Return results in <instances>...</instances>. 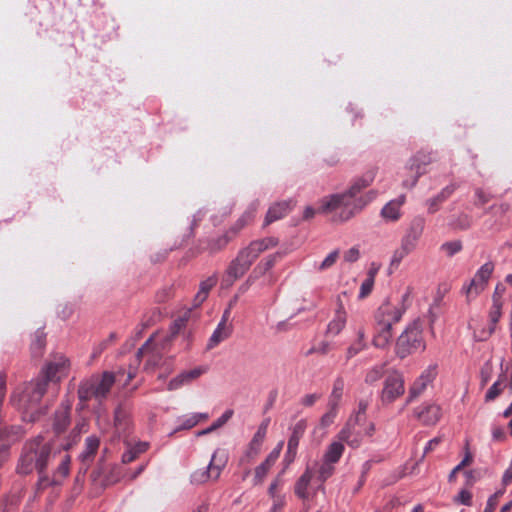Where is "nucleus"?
Here are the masks:
<instances>
[{
    "instance_id": "obj_50",
    "label": "nucleus",
    "mask_w": 512,
    "mask_h": 512,
    "mask_svg": "<svg viewBox=\"0 0 512 512\" xmlns=\"http://www.w3.org/2000/svg\"><path fill=\"white\" fill-rule=\"evenodd\" d=\"M365 347V342H355L353 345H351L347 350V357L351 358L358 354L361 350H363Z\"/></svg>"
},
{
    "instance_id": "obj_24",
    "label": "nucleus",
    "mask_w": 512,
    "mask_h": 512,
    "mask_svg": "<svg viewBox=\"0 0 512 512\" xmlns=\"http://www.w3.org/2000/svg\"><path fill=\"white\" fill-rule=\"evenodd\" d=\"M313 474L310 469H307L305 473L299 478L295 485V494L304 499L308 500L309 493H308V486L312 480Z\"/></svg>"
},
{
    "instance_id": "obj_39",
    "label": "nucleus",
    "mask_w": 512,
    "mask_h": 512,
    "mask_svg": "<svg viewBox=\"0 0 512 512\" xmlns=\"http://www.w3.org/2000/svg\"><path fill=\"white\" fill-rule=\"evenodd\" d=\"M374 283H375L374 280H371V279L365 277V279L362 281V283L360 285L358 297L360 299L367 297L372 292Z\"/></svg>"
},
{
    "instance_id": "obj_34",
    "label": "nucleus",
    "mask_w": 512,
    "mask_h": 512,
    "mask_svg": "<svg viewBox=\"0 0 512 512\" xmlns=\"http://www.w3.org/2000/svg\"><path fill=\"white\" fill-rule=\"evenodd\" d=\"M213 285H214V280H212V279H209L201 284L200 289L195 296L196 305H200L201 303H203L205 301V299L207 298L208 293Z\"/></svg>"
},
{
    "instance_id": "obj_16",
    "label": "nucleus",
    "mask_w": 512,
    "mask_h": 512,
    "mask_svg": "<svg viewBox=\"0 0 512 512\" xmlns=\"http://www.w3.org/2000/svg\"><path fill=\"white\" fill-rule=\"evenodd\" d=\"M268 494L272 500L270 512H279L286 503V494L282 490V483L279 478L270 484Z\"/></svg>"
},
{
    "instance_id": "obj_41",
    "label": "nucleus",
    "mask_w": 512,
    "mask_h": 512,
    "mask_svg": "<svg viewBox=\"0 0 512 512\" xmlns=\"http://www.w3.org/2000/svg\"><path fill=\"white\" fill-rule=\"evenodd\" d=\"M283 445H284L283 441H280L276 445V447L270 452V454L267 456V458L264 462H266L268 465H270L272 467L273 464L276 462V460L279 458L280 453L283 448Z\"/></svg>"
},
{
    "instance_id": "obj_11",
    "label": "nucleus",
    "mask_w": 512,
    "mask_h": 512,
    "mask_svg": "<svg viewBox=\"0 0 512 512\" xmlns=\"http://www.w3.org/2000/svg\"><path fill=\"white\" fill-rule=\"evenodd\" d=\"M404 380L398 373H392L385 379L382 390V401L391 403L404 393Z\"/></svg>"
},
{
    "instance_id": "obj_36",
    "label": "nucleus",
    "mask_w": 512,
    "mask_h": 512,
    "mask_svg": "<svg viewBox=\"0 0 512 512\" xmlns=\"http://www.w3.org/2000/svg\"><path fill=\"white\" fill-rule=\"evenodd\" d=\"M461 249L462 243L458 240L446 242L441 245V250L450 257L460 252Z\"/></svg>"
},
{
    "instance_id": "obj_12",
    "label": "nucleus",
    "mask_w": 512,
    "mask_h": 512,
    "mask_svg": "<svg viewBox=\"0 0 512 512\" xmlns=\"http://www.w3.org/2000/svg\"><path fill=\"white\" fill-rule=\"evenodd\" d=\"M207 368L204 366L194 367L190 370H185L173 377L167 384V390L175 391L184 386L190 385L192 382L206 373Z\"/></svg>"
},
{
    "instance_id": "obj_37",
    "label": "nucleus",
    "mask_w": 512,
    "mask_h": 512,
    "mask_svg": "<svg viewBox=\"0 0 512 512\" xmlns=\"http://www.w3.org/2000/svg\"><path fill=\"white\" fill-rule=\"evenodd\" d=\"M339 258V250L331 251L324 260L319 264L318 269L324 271L332 267Z\"/></svg>"
},
{
    "instance_id": "obj_14",
    "label": "nucleus",
    "mask_w": 512,
    "mask_h": 512,
    "mask_svg": "<svg viewBox=\"0 0 512 512\" xmlns=\"http://www.w3.org/2000/svg\"><path fill=\"white\" fill-rule=\"evenodd\" d=\"M437 368L436 364H431L420 374L410 388V399L419 396L433 382L437 375Z\"/></svg>"
},
{
    "instance_id": "obj_20",
    "label": "nucleus",
    "mask_w": 512,
    "mask_h": 512,
    "mask_svg": "<svg viewBox=\"0 0 512 512\" xmlns=\"http://www.w3.org/2000/svg\"><path fill=\"white\" fill-rule=\"evenodd\" d=\"M232 332V327L229 324H224V322H219L216 329L212 333L207 347L208 349H212L216 347L219 343L226 340Z\"/></svg>"
},
{
    "instance_id": "obj_51",
    "label": "nucleus",
    "mask_w": 512,
    "mask_h": 512,
    "mask_svg": "<svg viewBox=\"0 0 512 512\" xmlns=\"http://www.w3.org/2000/svg\"><path fill=\"white\" fill-rule=\"evenodd\" d=\"M344 384L341 380H338L334 384V388L332 391V398L337 401L341 398L343 392Z\"/></svg>"
},
{
    "instance_id": "obj_29",
    "label": "nucleus",
    "mask_w": 512,
    "mask_h": 512,
    "mask_svg": "<svg viewBox=\"0 0 512 512\" xmlns=\"http://www.w3.org/2000/svg\"><path fill=\"white\" fill-rule=\"evenodd\" d=\"M69 424V406H64L56 412L53 427L57 433L63 431Z\"/></svg>"
},
{
    "instance_id": "obj_60",
    "label": "nucleus",
    "mask_w": 512,
    "mask_h": 512,
    "mask_svg": "<svg viewBox=\"0 0 512 512\" xmlns=\"http://www.w3.org/2000/svg\"><path fill=\"white\" fill-rule=\"evenodd\" d=\"M503 483L505 485L509 484L510 482H512V464L508 467V469L505 471L504 475H503V479H502Z\"/></svg>"
},
{
    "instance_id": "obj_47",
    "label": "nucleus",
    "mask_w": 512,
    "mask_h": 512,
    "mask_svg": "<svg viewBox=\"0 0 512 512\" xmlns=\"http://www.w3.org/2000/svg\"><path fill=\"white\" fill-rule=\"evenodd\" d=\"M332 464L333 463H327L324 461V463L320 467L319 478L321 481H324L332 474V472H333Z\"/></svg>"
},
{
    "instance_id": "obj_18",
    "label": "nucleus",
    "mask_w": 512,
    "mask_h": 512,
    "mask_svg": "<svg viewBox=\"0 0 512 512\" xmlns=\"http://www.w3.org/2000/svg\"><path fill=\"white\" fill-rule=\"evenodd\" d=\"M337 302L338 307L335 312V316L327 326V333L332 336L338 335L346 325V312L344 310V304L341 296H338Z\"/></svg>"
},
{
    "instance_id": "obj_56",
    "label": "nucleus",
    "mask_w": 512,
    "mask_h": 512,
    "mask_svg": "<svg viewBox=\"0 0 512 512\" xmlns=\"http://www.w3.org/2000/svg\"><path fill=\"white\" fill-rule=\"evenodd\" d=\"M186 320L184 318L177 319L172 326V334L176 335L185 326Z\"/></svg>"
},
{
    "instance_id": "obj_10",
    "label": "nucleus",
    "mask_w": 512,
    "mask_h": 512,
    "mask_svg": "<svg viewBox=\"0 0 512 512\" xmlns=\"http://www.w3.org/2000/svg\"><path fill=\"white\" fill-rule=\"evenodd\" d=\"M425 225L426 221L424 217H414L409 222L404 235L401 238V243L414 251L423 235Z\"/></svg>"
},
{
    "instance_id": "obj_21",
    "label": "nucleus",
    "mask_w": 512,
    "mask_h": 512,
    "mask_svg": "<svg viewBox=\"0 0 512 512\" xmlns=\"http://www.w3.org/2000/svg\"><path fill=\"white\" fill-rule=\"evenodd\" d=\"M392 340V327L389 325L376 324V334L373 344L378 348H385Z\"/></svg>"
},
{
    "instance_id": "obj_62",
    "label": "nucleus",
    "mask_w": 512,
    "mask_h": 512,
    "mask_svg": "<svg viewBox=\"0 0 512 512\" xmlns=\"http://www.w3.org/2000/svg\"><path fill=\"white\" fill-rule=\"evenodd\" d=\"M105 345V342H101L97 346H95L92 352V358H96L98 355H100L101 352L104 350Z\"/></svg>"
},
{
    "instance_id": "obj_3",
    "label": "nucleus",
    "mask_w": 512,
    "mask_h": 512,
    "mask_svg": "<svg viewBox=\"0 0 512 512\" xmlns=\"http://www.w3.org/2000/svg\"><path fill=\"white\" fill-rule=\"evenodd\" d=\"M68 369L69 361L64 356H58L45 366L37 379L26 385L19 402L20 407L23 408L26 413H30L31 420L35 419L33 409L44 395L48 382L59 381L67 374Z\"/></svg>"
},
{
    "instance_id": "obj_31",
    "label": "nucleus",
    "mask_w": 512,
    "mask_h": 512,
    "mask_svg": "<svg viewBox=\"0 0 512 512\" xmlns=\"http://www.w3.org/2000/svg\"><path fill=\"white\" fill-rule=\"evenodd\" d=\"M413 250L405 246L404 244L400 243V246L395 249L391 256L390 260V266L397 268L402 260L406 258L409 254H411Z\"/></svg>"
},
{
    "instance_id": "obj_17",
    "label": "nucleus",
    "mask_w": 512,
    "mask_h": 512,
    "mask_svg": "<svg viewBox=\"0 0 512 512\" xmlns=\"http://www.w3.org/2000/svg\"><path fill=\"white\" fill-rule=\"evenodd\" d=\"M405 202V196H399L396 199L389 201L382 209L381 216L385 221L396 222L402 216V206Z\"/></svg>"
},
{
    "instance_id": "obj_45",
    "label": "nucleus",
    "mask_w": 512,
    "mask_h": 512,
    "mask_svg": "<svg viewBox=\"0 0 512 512\" xmlns=\"http://www.w3.org/2000/svg\"><path fill=\"white\" fill-rule=\"evenodd\" d=\"M233 415L232 410H226L211 426L216 430L223 426Z\"/></svg>"
},
{
    "instance_id": "obj_23",
    "label": "nucleus",
    "mask_w": 512,
    "mask_h": 512,
    "mask_svg": "<svg viewBox=\"0 0 512 512\" xmlns=\"http://www.w3.org/2000/svg\"><path fill=\"white\" fill-rule=\"evenodd\" d=\"M154 339L149 338L145 344L139 349L138 351V357L147 356V367L149 366H155L159 361L158 352L155 350L153 346Z\"/></svg>"
},
{
    "instance_id": "obj_15",
    "label": "nucleus",
    "mask_w": 512,
    "mask_h": 512,
    "mask_svg": "<svg viewBox=\"0 0 512 512\" xmlns=\"http://www.w3.org/2000/svg\"><path fill=\"white\" fill-rule=\"evenodd\" d=\"M249 269L247 262H243L239 256L231 262L227 269L225 276L222 279V286L225 288L230 287L238 278L243 276Z\"/></svg>"
},
{
    "instance_id": "obj_61",
    "label": "nucleus",
    "mask_w": 512,
    "mask_h": 512,
    "mask_svg": "<svg viewBox=\"0 0 512 512\" xmlns=\"http://www.w3.org/2000/svg\"><path fill=\"white\" fill-rule=\"evenodd\" d=\"M306 428V424L304 421H299L295 427H294V430H293V433H296V435H299V437L302 435V433L304 432Z\"/></svg>"
},
{
    "instance_id": "obj_9",
    "label": "nucleus",
    "mask_w": 512,
    "mask_h": 512,
    "mask_svg": "<svg viewBox=\"0 0 512 512\" xmlns=\"http://www.w3.org/2000/svg\"><path fill=\"white\" fill-rule=\"evenodd\" d=\"M276 245L277 240L272 237L253 241L249 246L241 250L238 256L243 262H247V265L250 267L261 253L275 247Z\"/></svg>"
},
{
    "instance_id": "obj_2",
    "label": "nucleus",
    "mask_w": 512,
    "mask_h": 512,
    "mask_svg": "<svg viewBox=\"0 0 512 512\" xmlns=\"http://www.w3.org/2000/svg\"><path fill=\"white\" fill-rule=\"evenodd\" d=\"M376 174V169H370L354 178L346 190L321 198L318 211L321 214L334 213L336 219L340 221L351 219L367 204L377 198V190H369L365 194H361L364 189L374 182Z\"/></svg>"
},
{
    "instance_id": "obj_58",
    "label": "nucleus",
    "mask_w": 512,
    "mask_h": 512,
    "mask_svg": "<svg viewBox=\"0 0 512 512\" xmlns=\"http://www.w3.org/2000/svg\"><path fill=\"white\" fill-rule=\"evenodd\" d=\"M497 504L496 497H489L484 512H493Z\"/></svg>"
},
{
    "instance_id": "obj_28",
    "label": "nucleus",
    "mask_w": 512,
    "mask_h": 512,
    "mask_svg": "<svg viewBox=\"0 0 512 512\" xmlns=\"http://www.w3.org/2000/svg\"><path fill=\"white\" fill-rule=\"evenodd\" d=\"M485 288L486 287L483 284L472 278L468 283L463 285L462 291L470 301L482 293Z\"/></svg>"
},
{
    "instance_id": "obj_22",
    "label": "nucleus",
    "mask_w": 512,
    "mask_h": 512,
    "mask_svg": "<svg viewBox=\"0 0 512 512\" xmlns=\"http://www.w3.org/2000/svg\"><path fill=\"white\" fill-rule=\"evenodd\" d=\"M266 434H267V424L262 423L258 427L256 433L254 434V436L249 444L248 451H247L249 456H255L259 453L261 446L265 440Z\"/></svg>"
},
{
    "instance_id": "obj_4",
    "label": "nucleus",
    "mask_w": 512,
    "mask_h": 512,
    "mask_svg": "<svg viewBox=\"0 0 512 512\" xmlns=\"http://www.w3.org/2000/svg\"><path fill=\"white\" fill-rule=\"evenodd\" d=\"M226 463V453L220 449L215 450L206 466L192 470L189 475V483L192 486H202L210 481H217Z\"/></svg>"
},
{
    "instance_id": "obj_25",
    "label": "nucleus",
    "mask_w": 512,
    "mask_h": 512,
    "mask_svg": "<svg viewBox=\"0 0 512 512\" xmlns=\"http://www.w3.org/2000/svg\"><path fill=\"white\" fill-rule=\"evenodd\" d=\"M343 441L332 442L324 455V461L327 463H336L343 454L344 445Z\"/></svg>"
},
{
    "instance_id": "obj_33",
    "label": "nucleus",
    "mask_w": 512,
    "mask_h": 512,
    "mask_svg": "<svg viewBox=\"0 0 512 512\" xmlns=\"http://www.w3.org/2000/svg\"><path fill=\"white\" fill-rule=\"evenodd\" d=\"M282 255L280 253H275L272 255L267 256L265 259H263L256 267L255 271H259L260 273H265L268 270H270L274 264L276 263L277 259L280 258Z\"/></svg>"
},
{
    "instance_id": "obj_27",
    "label": "nucleus",
    "mask_w": 512,
    "mask_h": 512,
    "mask_svg": "<svg viewBox=\"0 0 512 512\" xmlns=\"http://www.w3.org/2000/svg\"><path fill=\"white\" fill-rule=\"evenodd\" d=\"M148 449L147 442H138L133 446H128L126 452L123 454L122 459L125 463H130L136 459L141 453Z\"/></svg>"
},
{
    "instance_id": "obj_26",
    "label": "nucleus",
    "mask_w": 512,
    "mask_h": 512,
    "mask_svg": "<svg viewBox=\"0 0 512 512\" xmlns=\"http://www.w3.org/2000/svg\"><path fill=\"white\" fill-rule=\"evenodd\" d=\"M258 209V202L252 203L241 215V217L235 223L234 229L236 231L241 230L246 225L252 222Z\"/></svg>"
},
{
    "instance_id": "obj_57",
    "label": "nucleus",
    "mask_w": 512,
    "mask_h": 512,
    "mask_svg": "<svg viewBox=\"0 0 512 512\" xmlns=\"http://www.w3.org/2000/svg\"><path fill=\"white\" fill-rule=\"evenodd\" d=\"M316 213H320V212L318 211V209L316 210V209H314V208H313V207H311V206H307V207L304 209V212H303V218H304V219H306V220L311 219V218H313V217L316 215Z\"/></svg>"
},
{
    "instance_id": "obj_42",
    "label": "nucleus",
    "mask_w": 512,
    "mask_h": 512,
    "mask_svg": "<svg viewBox=\"0 0 512 512\" xmlns=\"http://www.w3.org/2000/svg\"><path fill=\"white\" fill-rule=\"evenodd\" d=\"M360 258V250L357 247H351L345 251L343 255L344 261L348 263H354Z\"/></svg>"
},
{
    "instance_id": "obj_59",
    "label": "nucleus",
    "mask_w": 512,
    "mask_h": 512,
    "mask_svg": "<svg viewBox=\"0 0 512 512\" xmlns=\"http://www.w3.org/2000/svg\"><path fill=\"white\" fill-rule=\"evenodd\" d=\"M418 175H419V172L417 171L410 180H404L403 181V186L405 188H412L416 182H417V179H418Z\"/></svg>"
},
{
    "instance_id": "obj_38",
    "label": "nucleus",
    "mask_w": 512,
    "mask_h": 512,
    "mask_svg": "<svg viewBox=\"0 0 512 512\" xmlns=\"http://www.w3.org/2000/svg\"><path fill=\"white\" fill-rule=\"evenodd\" d=\"M383 373H384V365L383 364L376 365L367 372L365 381L367 383H374L382 377Z\"/></svg>"
},
{
    "instance_id": "obj_43",
    "label": "nucleus",
    "mask_w": 512,
    "mask_h": 512,
    "mask_svg": "<svg viewBox=\"0 0 512 512\" xmlns=\"http://www.w3.org/2000/svg\"><path fill=\"white\" fill-rule=\"evenodd\" d=\"M336 417V410L332 407L326 414H324L320 420V426L323 428L331 425Z\"/></svg>"
},
{
    "instance_id": "obj_44",
    "label": "nucleus",
    "mask_w": 512,
    "mask_h": 512,
    "mask_svg": "<svg viewBox=\"0 0 512 512\" xmlns=\"http://www.w3.org/2000/svg\"><path fill=\"white\" fill-rule=\"evenodd\" d=\"M180 421V429H190L197 425V419H195L194 414L183 416Z\"/></svg>"
},
{
    "instance_id": "obj_7",
    "label": "nucleus",
    "mask_w": 512,
    "mask_h": 512,
    "mask_svg": "<svg viewBox=\"0 0 512 512\" xmlns=\"http://www.w3.org/2000/svg\"><path fill=\"white\" fill-rule=\"evenodd\" d=\"M115 382V376L111 372H104L100 377H94L85 383L79 390L80 397L87 399L94 397L101 400L107 396Z\"/></svg>"
},
{
    "instance_id": "obj_52",
    "label": "nucleus",
    "mask_w": 512,
    "mask_h": 512,
    "mask_svg": "<svg viewBox=\"0 0 512 512\" xmlns=\"http://www.w3.org/2000/svg\"><path fill=\"white\" fill-rule=\"evenodd\" d=\"M299 435L296 433H292L291 437L288 440L287 448H289V452L297 451L299 445Z\"/></svg>"
},
{
    "instance_id": "obj_5",
    "label": "nucleus",
    "mask_w": 512,
    "mask_h": 512,
    "mask_svg": "<svg viewBox=\"0 0 512 512\" xmlns=\"http://www.w3.org/2000/svg\"><path fill=\"white\" fill-rule=\"evenodd\" d=\"M367 404L360 402L357 412L350 417L346 426L339 433V440L346 442L349 446L359 447L364 437L362 421L365 419Z\"/></svg>"
},
{
    "instance_id": "obj_55",
    "label": "nucleus",
    "mask_w": 512,
    "mask_h": 512,
    "mask_svg": "<svg viewBox=\"0 0 512 512\" xmlns=\"http://www.w3.org/2000/svg\"><path fill=\"white\" fill-rule=\"evenodd\" d=\"M318 398L319 396L317 394H308L302 398L301 403L305 406H312Z\"/></svg>"
},
{
    "instance_id": "obj_35",
    "label": "nucleus",
    "mask_w": 512,
    "mask_h": 512,
    "mask_svg": "<svg viewBox=\"0 0 512 512\" xmlns=\"http://www.w3.org/2000/svg\"><path fill=\"white\" fill-rule=\"evenodd\" d=\"M501 314H502V303H501V301L499 299H497L494 296L493 305H492L490 313H489L490 321L493 324V328H491V331L494 330V326L498 322V320L500 319Z\"/></svg>"
},
{
    "instance_id": "obj_54",
    "label": "nucleus",
    "mask_w": 512,
    "mask_h": 512,
    "mask_svg": "<svg viewBox=\"0 0 512 512\" xmlns=\"http://www.w3.org/2000/svg\"><path fill=\"white\" fill-rule=\"evenodd\" d=\"M362 429L364 436H371L375 430V426L372 422H367L366 418L362 421Z\"/></svg>"
},
{
    "instance_id": "obj_63",
    "label": "nucleus",
    "mask_w": 512,
    "mask_h": 512,
    "mask_svg": "<svg viewBox=\"0 0 512 512\" xmlns=\"http://www.w3.org/2000/svg\"><path fill=\"white\" fill-rule=\"evenodd\" d=\"M476 196L481 204H484L488 201V196L482 190H477Z\"/></svg>"
},
{
    "instance_id": "obj_40",
    "label": "nucleus",
    "mask_w": 512,
    "mask_h": 512,
    "mask_svg": "<svg viewBox=\"0 0 512 512\" xmlns=\"http://www.w3.org/2000/svg\"><path fill=\"white\" fill-rule=\"evenodd\" d=\"M271 468L266 462L261 463L255 469V484L261 483Z\"/></svg>"
},
{
    "instance_id": "obj_53",
    "label": "nucleus",
    "mask_w": 512,
    "mask_h": 512,
    "mask_svg": "<svg viewBox=\"0 0 512 512\" xmlns=\"http://www.w3.org/2000/svg\"><path fill=\"white\" fill-rule=\"evenodd\" d=\"M379 270H380V264L371 263V265L367 271L366 278H369V279L375 281L376 275Z\"/></svg>"
},
{
    "instance_id": "obj_49",
    "label": "nucleus",
    "mask_w": 512,
    "mask_h": 512,
    "mask_svg": "<svg viewBox=\"0 0 512 512\" xmlns=\"http://www.w3.org/2000/svg\"><path fill=\"white\" fill-rule=\"evenodd\" d=\"M472 495L467 490H462L458 496L455 498V501L464 505L471 504Z\"/></svg>"
},
{
    "instance_id": "obj_6",
    "label": "nucleus",
    "mask_w": 512,
    "mask_h": 512,
    "mask_svg": "<svg viewBox=\"0 0 512 512\" xmlns=\"http://www.w3.org/2000/svg\"><path fill=\"white\" fill-rule=\"evenodd\" d=\"M424 349L425 343L422 336L421 325L418 322H413L399 336L397 341V353L403 358L408 354Z\"/></svg>"
},
{
    "instance_id": "obj_13",
    "label": "nucleus",
    "mask_w": 512,
    "mask_h": 512,
    "mask_svg": "<svg viewBox=\"0 0 512 512\" xmlns=\"http://www.w3.org/2000/svg\"><path fill=\"white\" fill-rule=\"evenodd\" d=\"M415 415L425 425H435L441 418V407L434 402H425L415 409Z\"/></svg>"
},
{
    "instance_id": "obj_19",
    "label": "nucleus",
    "mask_w": 512,
    "mask_h": 512,
    "mask_svg": "<svg viewBox=\"0 0 512 512\" xmlns=\"http://www.w3.org/2000/svg\"><path fill=\"white\" fill-rule=\"evenodd\" d=\"M292 204L293 202L288 200L277 202L270 206L265 217V225H268L285 216L291 210Z\"/></svg>"
},
{
    "instance_id": "obj_48",
    "label": "nucleus",
    "mask_w": 512,
    "mask_h": 512,
    "mask_svg": "<svg viewBox=\"0 0 512 512\" xmlns=\"http://www.w3.org/2000/svg\"><path fill=\"white\" fill-rule=\"evenodd\" d=\"M499 382H495L487 391L486 393V396H485V400L486 401H491V400H494L499 394H500V387H499Z\"/></svg>"
},
{
    "instance_id": "obj_1",
    "label": "nucleus",
    "mask_w": 512,
    "mask_h": 512,
    "mask_svg": "<svg viewBox=\"0 0 512 512\" xmlns=\"http://www.w3.org/2000/svg\"><path fill=\"white\" fill-rule=\"evenodd\" d=\"M55 441H45L38 437L27 443L23 449L17 470L21 474H29L37 470L40 484L59 485L69 474L71 458L67 453L57 450Z\"/></svg>"
},
{
    "instance_id": "obj_46",
    "label": "nucleus",
    "mask_w": 512,
    "mask_h": 512,
    "mask_svg": "<svg viewBox=\"0 0 512 512\" xmlns=\"http://www.w3.org/2000/svg\"><path fill=\"white\" fill-rule=\"evenodd\" d=\"M452 191H453V189L446 187L445 189L442 190V192L435 199L431 200V205H435L436 201L444 200L446 197H448L452 193ZM428 210L430 213H434L437 210V207L430 206V207H428Z\"/></svg>"
},
{
    "instance_id": "obj_64",
    "label": "nucleus",
    "mask_w": 512,
    "mask_h": 512,
    "mask_svg": "<svg viewBox=\"0 0 512 512\" xmlns=\"http://www.w3.org/2000/svg\"><path fill=\"white\" fill-rule=\"evenodd\" d=\"M492 436L495 440H499L503 437V431L501 428H494L492 430Z\"/></svg>"
},
{
    "instance_id": "obj_30",
    "label": "nucleus",
    "mask_w": 512,
    "mask_h": 512,
    "mask_svg": "<svg viewBox=\"0 0 512 512\" xmlns=\"http://www.w3.org/2000/svg\"><path fill=\"white\" fill-rule=\"evenodd\" d=\"M493 271L494 264L490 261L486 262L476 271L473 278L486 287Z\"/></svg>"
},
{
    "instance_id": "obj_8",
    "label": "nucleus",
    "mask_w": 512,
    "mask_h": 512,
    "mask_svg": "<svg viewBox=\"0 0 512 512\" xmlns=\"http://www.w3.org/2000/svg\"><path fill=\"white\" fill-rule=\"evenodd\" d=\"M404 310L400 303L384 302L375 314V322L392 327L402 318Z\"/></svg>"
},
{
    "instance_id": "obj_32",
    "label": "nucleus",
    "mask_w": 512,
    "mask_h": 512,
    "mask_svg": "<svg viewBox=\"0 0 512 512\" xmlns=\"http://www.w3.org/2000/svg\"><path fill=\"white\" fill-rule=\"evenodd\" d=\"M99 447V440L95 436H90L86 439L85 450L81 453L80 458L86 461L91 458Z\"/></svg>"
}]
</instances>
